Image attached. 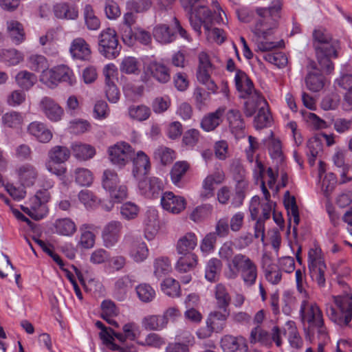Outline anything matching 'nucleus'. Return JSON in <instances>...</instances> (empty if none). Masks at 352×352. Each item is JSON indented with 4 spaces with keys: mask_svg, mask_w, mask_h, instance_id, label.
Masks as SVG:
<instances>
[{
    "mask_svg": "<svg viewBox=\"0 0 352 352\" xmlns=\"http://www.w3.org/2000/svg\"><path fill=\"white\" fill-rule=\"evenodd\" d=\"M219 309V311H211L206 320L207 326L212 327L216 333L222 331L230 314L229 309Z\"/></svg>",
    "mask_w": 352,
    "mask_h": 352,
    "instance_id": "obj_22",
    "label": "nucleus"
},
{
    "mask_svg": "<svg viewBox=\"0 0 352 352\" xmlns=\"http://www.w3.org/2000/svg\"><path fill=\"white\" fill-rule=\"evenodd\" d=\"M40 80L48 87L56 86L61 82H67L72 86L76 82L73 71L65 65H58L43 72Z\"/></svg>",
    "mask_w": 352,
    "mask_h": 352,
    "instance_id": "obj_7",
    "label": "nucleus"
},
{
    "mask_svg": "<svg viewBox=\"0 0 352 352\" xmlns=\"http://www.w3.org/2000/svg\"><path fill=\"white\" fill-rule=\"evenodd\" d=\"M124 243L129 249V255L135 262L142 263L148 256V248L141 238L128 234L124 238Z\"/></svg>",
    "mask_w": 352,
    "mask_h": 352,
    "instance_id": "obj_10",
    "label": "nucleus"
},
{
    "mask_svg": "<svg viewBox=\"0 0 352 352\" xmlns=\"http://www.w3.org/2000/svg\"><path fill=\"white\" fill-rule=\"evenodd\" d=\"M8 31L12 40L16 44L24 40V30L21 23L16 21L8 22Z\"/></svg>",
    "mask_w": 352,
    "mask_h": 352,
    "instance_id": "obj_46",
    "label": "nucleus"
},
{
    "mask_svg": "<svg viewBox=\"0 0 352 352\" xmlns=\"http://www.w3.org/2000/svg\"><path fill=\"white\" fill-rule=\"evenodd\" d=\"M132 279L129 275L118 278L114 283L113 291L114 298L119 301L125 300L129 290L132 287Z\"/></svg>",
    "mask_w": 352,
    "mask_h": 352,
    "instance_id": "obj_27",
    "label": "nucleus"
},
{
    "mask_svg": "<svg viewBox=\"0 0 352 352\" xmlns=\"http://www.w3.org/2000/svg\"><path fill=\"white\" fill-rule=\"evenodd\" d=\"M243 111L247 117H252L261 107H267V102L259 92H254L253 96L246 98Z\"/></svg>",
    "mask_w": 352,
    "mask_h": 352,
    "instance_id": "obj_25",
    "label": "nucleus"
},
{
    "mask_svg": "<svg viewBox=\"0 0 352 352\" xmlns=\"http://www.w3.org/2000/svg\"><path fill=\"white\" fill-rule=\"evenodd\" d=\"M161 205L164 210L173 214H179L186 208V201L184 197L167 191L162 195Z\"/></svg>",
    "mask_w": 352,
    "mask_h": 352,
    "instance_id": "obj_16",
    "label": "nucleus"
},
{
    "mask_svg": "<svg viewBox=\"0 0 352 352\" xmlns=\"http://www.w3.org/2000/svg\"><path fill=\"white\" fill-rule=\"evenodd\" d=\"M89 228L87 224H83L80 228L81 232L79 244L85 249L92 248L95 243V235L91 231L87 230Z\"/></svg>",
    "mask_w": 352,
    "mask_h": 352,
    "instance_id": "obj_55",
    "label": "nucleus"
},
{
    "mask_svg": "<svg viewBox=\"0 0 352 352\" xmlns=\"http://www.w3.org/2000/svg\"><path fill=\"white\" fill-rule=\"evenodd\" d=\"M15 81L23 90L28 91L36 84L37 77L34 74L23 70L16 74Z\"/></svg>",
    "mask_w": 352,
    "mask_h": 352,
    "instance_id": "obj_40",
    "label": "nucleus"
},
{
    "mask_svg": "<svg viewBox=\"0 0 352 352\" xmlns=\"http://www.w3.org/2000/svg\"><path fill=\"white\" fill-rule=\"evenodd\" d=\"M76 182L80 186H89L93 182L91 172L84 168H78L75 170Z\"/></svg>",
    "mask_w": 352,
    "mask_h": 352,
    "instance_id": "obj_62",
    "label": "nucleus"
},
{
    "mask_svg": "<svg viewBox=\"0 0 352 352\" xmlns=\"http://www.w3.org/2000/svg\"><path fill=\"white\" fill-rule=\"evenodd\" d=\"M119 182L118 174L114 170L108 169L104 171L102 179V187L109 193L118 187Z\"/></svg>",
    "mask_w": 352,
    "mask_h": 352,
    "instance_id": "obj_49",
    "label": "nucleus"
},
{
    "mask_svg": "<svg viewBox=\"0 0 352 352\" xmlns=\"http://www.w3.org/2000/svg\"><path fill=\"white\" fill-rule=\"evenodd\" d=\"M221 265V261L217 258H214L209 260L206 267V278L210 282L215 281Z\"/></svg>",
    "mask_w": 352,
    "mask_h": 352,
    "instance_id": "obj_53",
    "label": "nucleus"
},
{
    "mask_svg": "<svg viewBox=\"0 0 352 352\" xmlns=\"http://www.w3.org/2000/svg\"><path fill=\"white\" fill-rule=\"evenodd\" d=\"M129 115L133 120L144 121L150 117L151 110L145 105H133L129 108Z\"/></svg>",
    "mask_w": 352,
    "mask_h": 352,
    "instance_id": "obj_52",
    "label": "nucleus"
},
{
    "mask_svg": "<svg viewBox=\"0 0 352 352\" xmlns=\"http://www.w3.org/2000/svg\"><path fill=\"white\" fill-rule=\"evenodd\" d=\"M70 151L65 146H55L48 152V160L45 162L46 169L57 176L63 175L67 168L60 165L67 162L70 157Z\"/></svg>",
    "mask_w": 352,
    "mask_h": 352,
    "instance_id": "obj_8",
    "label": "nucleus"
},
{
    "mask_svg": "<svg viewBox=\"0 0 352 352\" xmlns=\"http://www.w3.org/2000/svg\"><path fill=\"white\" fill-rule=\"evenodd\" d=\"M28 65L29 68L34 72L48 71L47 60L44 56L38 54H32L28 59Z\"/></svg>",
    "mask_w": 352,
    "mask_h": 352,
    "instance_id": "obj_44",
    "label": "nucleus"
},
{
    "mask_svg": "<svg viewBox=\"0 0 352 352\" xmlns=\"http://www.w3.org/2000/svg\"><path fill=\"white\" fill-rule=\"evenodd\" d=\"M339 312L333 307L327 309L329 319L340 327L348 326L352 319V292L333 296Z\"/></svg>",
    "mask_w": 352,
    "mask_h": 352,
    "instance_id": "obj_5",
    "label": "nucleus"
},
{
    "mask_svg": "<svg viewBox=\"0 0 352 352\" xmlns=\"http://www.w3.org/2000/svg\"><path fill=\"white\" fill-rule=\"evenodd\" d=\"M23 122V118L20 113L10 111L2 116L3 124L10 128H16L20 126Z\"/></svg>",
    "mask_w": 352,
    "mask_h": 352,
    "instance_id": "obj_56",
    "label": "nucleus"
},
{
    "mask_svg": "<svg viewBox=\"0 0 352 352\" xmlns=\"http://www.w3.org/2000/svg\"><path fill=\"white\" fill-rule=\"evenodd\" d=\"M122 228V223L118 221H111L104 227L102 239L105 248H111L117 244L120 240Z\"/></svg>",
    "mask_w": 352,
    "mask_h": 352,
    "instance_id": "obj_14",
    "label": "nucleus"
},
{
    "mask_svg": "<svg viewBox=\"0 0 352 352\" xmlns=\"http://www.w3.org/2000/svg\"><path fill=\"white\" fill-rule=\"evenodd\" d=\"M190 168V164L186 161L176 162L170 172V179L177 186H182V179Z\"/></svg>",
    "mask_w": 352,
    "mask_h": 352,
    "instance_id": "obj_33",
    "label": "nucleus"
},
{
    "mask_svg": "<svg viewBox=\"0 0 352 352\" xmlns=\"http://www.w3.org/2000/svg\"><path fill=\"white\" fill-rule=\"evenodd\" d=\"M216 306L218 309H229L231 296L227 287L222 283L216 285L214 290Z\"/></svg>",
    "mask_w": 352,
    "mask_h": 352,
    "instance_id": "obj_35",
    "label": "nucleus"
},
{
    "mask_svg": "<svg viewBox=\"0 0 352 352\" xmlns=\"http://www.w3.org/2000/svg\"><path fill=\"white\" fill-rule=\"evenodd\" d=\"M333 161L335 166L339 169L341 180L340 184H344L351 180V178L346 177L349 172V166L344 162V157L342 153L337 152L333 156Z\"/></svg>",
    "mask_w": 352,
    "mask_h": 352,
    "instance_id": "obj_50",
    "label": "nucleus"
},
{
    "mask_svg": "<svg viewBox=\"0 0 352 352\" xmlns=\"http://www.w3.org/2000/svg\"><path fill=\"white\" fill-rule=\"evenodd\" d=\"M133 175L137 180H140L147 175L151 169L148 157L143 152L138 151L133 161Z\"/></svg>",
    "mask_w": 352,
    "mask_h": 352,
    "instance_id": "obj_21",
    "label": "nucleus"
},
{
    "mask_svg": "<svg viewBox=\"0 0 352 352\" xmlns=\"http://www.w3.org/2000/svg\"><path fill=\"white\" fill-rule=\"evenodd\" d=\"M137 296L142 302H150L155 297V291L147 283H141L135 287Z\"/></svg>",
    "mask_w": 352,
    "mask_h": 352,
    "instance_id": "obj_47",
    "label": "nucleus"
},
{
    "mask_svg": "<svg viewBox=\"0 0 352 352\" xmlns=\"http://www.w3.org/2000/svg\"><path fill=\"white\" fill-rule=\"evenodd\" d=\"M121 47L115 30L108 28L100 33L98 51L105 58H116L120 54Z\"/></svg>",
    "mask_w": 352,
    "mask_h": 352,
    "instance_id": "obj_6",
    "label": "nucleus"
},
{
    "mask_svg": "<svg viewBox=\"0 0 352 352\" xmlns=\"http://www.w3.org/2000/svg\"><path fill=\"white\" fill-rule=\"evenodd\" d=\"M230 270L227 277L234 279L240 274L245 285L252 286L255 284L258 276L256 264L248 256L239 253L235 254L228 264Z\"/></svg>",
    "mask_w": 352,
    "mask_h": 352,
    "instance_id": "obj_4",
    "label": "nucleus"
},
{
    "mask_svg": "<svg viewBox=\"0 0 352 352\" xmlns=\"http://www.w3.org/2000/svg\"><path fill=\"white\" fill-rule=\"evenodd\" d=\"M197 245V238L195 233L187 232L181 237L176 245L177 252L179 254H193L192 251Z\"/></svg>",
    "mask_w": 352,
    "mask_h": 352,
    "instance_id": "obj_30",
    "label": "nucleus"
},
{
    "mask_svg": "<svg viewBox=\"0 0 352 352\" xmlns=\"http://www.w3.org/2000/svg\"><path fill=\"white\" fill-rule=\"evenodd\" d=\"M50 193L47 189L39 190L36 192L32 200L31 210H23L32 218L39 220L44 217L47 212L45 204L50 199Z\"/></svg>",
    "mask_w": 352,
    "mask_h": 352,
    "instance_id": "obj_12",
    "label": "nucleus"
},
{
    "mask_svg": "<svg viewBox=\"0 0 352 352\" xmlns=\"http://www.w3.org/2000/svg\"><path fill=\"white\" fill-rule=\"evenodd\" d=\"M148 69L151 76L160 83H166L170 80L169 69L163 63L151 62Z\"/></svg>",
    "mask_w": 352,
    "mask_h": 352,
    "instance_id": "obj_31",
    "label": "nucleus"
},
{
    "mask_svg": "<svg viewBox=\"0 0 352 352\" xmlns=\"http://www.w3.org/2000/svg\"><path fill=\"white\" fill-rule=\"evenodd\" d=\"M308 267L311 279L319 287H324L326 279L324 274L327 266L319 248L310 249L308 252Z\"/></svg>",
    "mask_w": 352,
    "mask_h": 352,
    "instance_id": "obj_9",
    "label": "nucleus"
},
{
    "mask_svg": "<svg viewBox=\"0 0 352 352\" xmlns=\"http://www.w3.org/2000/svg\"><path fill=\"white\" fill-rule=\"evenodd\" d=\"M282 0H273L268 8H257L256 13L259 16L253 32L259 38L266 39L272 35L278 26L280 17Z\"/></svg>",
    "mask_w": 352,
    "mask_h": 352,
    "instance_id": "obj_3",
    "label": "nucleus"
},
{
    "mask_svg": "<svg viewBox=\"0 0 352 352\" xmlns=\"http://www.w3.org/2000/svg\"><path fill=\"white\" fill-rule=\"evenodd\" d=\"M268 150L272 159L277 160L280 162H283V155L282 152V145L279 140L272 138L270 140Z\"/></svg>",
    "mask_w": 352,
    "mask_h": 352,
    "instance_id": "obj_64",
    "label": "nucleus"
},
{
    "mask_svg": "<svg viewBox=\"0 0 352 352\" xmlns=\"http://www.w3.org/2000/svg\"><path fill=\"white\" fill-rule=\"evenodd\" d=\"M55 16L62 19H76L78 16V10L67 3H57L54 6Z\"/></svg>",
    "mask_w": 352,
    "mask_h": 352,
    "instance_id": "obj_36",
    "label": "nucleus"
},
{
    "mask_svg": "<svg viewBox=\"0 0 352 352\" xmlns=\"http://www.w3.org/2000/svg\"><path fill=\"white\" fill-rule=\"evenodd\" d=\"M305 83L310 91H318L324 87V76L319 72H309L305 77Z\"/></svg>",
    "mask_w": 352,
    "mask_h": 352,
    "instance_id": "obj_42",
    "label": "nucleus"
},
{
    "mask_svg": "<svg viewBox=\"0 0 352 352\" xmlns=\"http://www.w3.org/2000/svg\"><path fill=\"white\" fill-rule=\"evenodd\" d=\"M272 116L269 111L268 106L267 107H261L254 118V127L257 130L267 127L270 124Z\"/></svg>",
    "mask_w": 352,
    "mask_h": 352,
    "instance_id": "obj_51",
    "label": "nucleus"
},
{
    "mask_svg": "<svg viewBox=\"0 0 352 352\" xmlns=\"http://www.w3.org/2000/svg\"><path fill=\"white\" fill-rule=\"evenodd\" d=\"M307 149L309 162L312 166L315 163L317 155L322 150V144L317 138H311L307 142Z\"/></svg>",
    "mask_w": 352,
    "mask_h": 352,
    "instance_id": "obj_58",
    "label": "nucleus"
},
{
    "mask_svg": "<svg viewBox=\"0 0 352 352\" xmlns=\"http://www.w3.org/2000/svg\"><path fill=\"white\" fill-rule=\"evenodd\" d=\"M144 225L145 230V236L148 239H151L157 232L159 228V219L157 210L154 209L148 210L144 216Z\"/></svg>",
    "mask_w": 352,
    "mask_h": 352,
    "instance_id": "obj_28",
    "label": "nucleus"
},
{
    "mask_svg": "<svg viewBox=\"0 0 352 352\" xmlns=\"http://www.w3.org/2000/svg\"><path fill=\"white\" fill-rule=\"evenodd\" d=\"M142 324L146 330L160 331L166 327L167 321L162 315H149L142 319Z\"/></svg>",
    "mask_w": 352,
    "mask_h": 352,
    "instance_id": "obj_34",
    "label": "nucleus"
},
{
    "mask_svg": "<svg viewBox=\"0 0 352 352\" xmlns=\"http://www.w3.org/2000/svg\"><path fill=\"white\" fill-rule=\"evenodd\" d=\"M0 56L2 61L9 65H16L23 60L21 54L14 49L2 50Z\"/></svg>",
    "mask_w": 352,
    "mask_h": 352,
    "instance_id": "obj_54",
    "label": "nucleus"
},
{
    "mask_svg": "<svg viewBox=\"0 0 352 352\" xmlns=\"http://www.w3.org/2000/svg\"><path fill=\"white\" fill-rule=\"evenodd\" d=\"M176 264V270L182 273L192 270L197 264V256L195 254H183Z\"/></svg>",
    "mask_w": 352,
    "mask_h": 352,
    "instance_id": "obj_41",
    "label": "nucleus"
},
{
    "mask_svg": "<svg viewBox=\"0 0 352 352\" xmlns=\"http://www.w3.org/2000/svg\"><path fill=\"white\" fill-rule=\"evenodd\" d=\"M80 201L87 208H92L97 206L100 200L94 193L88 190H82L78 193Z\"/></svg>",
    "mask_w": 352,
    "mask_h": 352,
    "instance_id": "obj_61",
    "label": "nucleus"
},
{
    "mask_svg": "<svg viewBox=\"0 0 352 352\" xmlns=\"http://www.w3.org/2000/svg\"><path fill=\"white\" fill-rule=\"evenodd\" d=\"M108 152L111 162L120 166H123L129 162L134 155L133 149L125 142L117 143L110 146Z\"/></svg>",
    "mask_w": 352,
    "mask_h": 352,
    "instance_id": "obj_13",
    "label": "nucleus"
},
{
    "mask_svg": "<svg viewBox=\"0 0 352 352\" xmlns=\"http://www.w3.org/2000/svg\"><path fill=\"white\" fill-rule=\"evenodd\" d=\"M212 64L209 57L205 52L199 54V66L197 72V78L199 82L204 85L208 90L215 93L217 87L210 78Z\"/></svg>",
    "mask_w": 352,
    "mask_h": 352,
    "instance_id": "obj_11",
    "label": "nucleus"
},
{
    "mask_svg": "<svg viewBox=\"0 0 352 352\" xmlns=\"http://www.w3.org/2000/svg\"><path fill=\"white\" fill-rule=\"evenodd\" d=\"M28 131L30 134L43 143L50 142L52 138V133L50 130L43 123L40 122H31L28 126Z\"/></svg>",
    "mask_w": 352,
    "mask_h": 352,
    "instance_id": "obj_29",
    "label": "nucleus"
},
{
    "mask_svg": "<svg viewBox=\"0 0 352 352\" xmlns=\"http://www.w3.org/2000/svg\"><path fill=\"white\" fill-rule=\"evenodd\" d=\"M104 91L107 100L112 103H116L120 99V91L116 85L115 70L107 65L104 71Z\"/></svg>",
    "mask_w": 352,
    "mask_h": 352,
    "instance_id": "obj_17",
    "label": "nucleus"
},
{
    "mask_svg": "<svg viewBox=\"0 0 352 352\" xmlns=\"http://www.w3.org/2000/svg\"><path fill=\"white\" fill-rule=\"evenodd\" d=\"M74 157L80 160H87L92 158L95 153V148L89 144L75 142L72 146Z\"/></svg>",
    "mask_w": 352,
    "mask_h": 352,
    "instance_id": "obj_38",
    "label": "nucleus"
},
{
    "mask_svg": "<svg viewBox=\"0 0 352 352\" xmlns=\"http://www.w3.org/2000/svg\"><path fill=\"white\" fill-rule=\"evenodd\" d=\"M153 36L156 41L161 43H169L175 38V34L171 32L169 27L166 25H160L155 27L153 30Z\"/></svg>",
    "mask_w": 352,
    "mask_h": 352,
    "instance_id": "obj_43",
    "label": "nucleus"
},
{
    "mask_svg": "<svg viewBox=\"0 0 352 352\" xmlns=\"http://www.w3.org/2000/svg\"><path fill=\"white\" fill-rule=\"evenodd\" d=\"M154 274L157 278L168 274L171 270L169 259L166 257L156 258L154 262Z\"/></svg>",
    "mask_w": 352,
    "mask_h": 352,
    "instance_id": "obj_59",
    "label": "nucleus"
},
{
    "mask_svg": "<svg viewBox=\"0 0 352 352\" xmlns=\"http://www.w3.org/2000/svg\"><path fill=\"white\" fill-rule=\"evenodd\" d=\"M69 52L72 56L77 59L88 60L91 57L89 45L82 38H76L71 43Z\"/></svg>",
    "mask_w": 352,
    "mask_h": 352,
    "instance_id": "obj_24",
    "label": "nucleus"
},
{
    "mask_svg": "<svg viewBox=\"0 0 352 352\" xmlns=\"http://www.w3.org/2000/svg\"><path fill=\"white\" fill-rule=\"evenodd\" d=\"M300 316L302 322H307L305 328V338L312 342L315 337L322 340L328 338V331L324 325L322 312L315 302L304 299L301 302Z\"/></svg>",
    "mask_w": 352,
    "mask_h": 352,
    "instance_id": "obj_2",
    "label": "nucleus"
},
{
    "mask_svg": "<svg viewBox=\"0 0 352 352\" xmlns=\"http://www.w3.org/2000/svg\"><path fill=\"white\" fill-rule=\"evenodd\" d=\"M236 90L240 94V97L246 98L253 96L254 92H258L254 88V85L248 75L243 71L238 69L234 77Z\"/></svg>",
    "mask_w": 352,
    "mask_h": 352,
    "instance_id": "obj_19",
    "label": "nucleus"
},
{
    "mask_svg": "<svg viewBox=\"0 0 352 352\" xmlns=\"http://www.w3.org/2000/svg\"><path fill=\"white\" fill-rule=\"evenodd\" d=\"M120 72L126 74H139L140 62L132 56L125 57L120 66Z\"/></svg>",
    "mask_w": 352,
    "mask_h": 352,
    "instance_id": "obj_48",
    "label": "nucleus"
},
{
    "mask_svg": "<svg viewBox=\"0 0 352 352\" xmlns=\"http://www.w3.org/2000/svg\"><path fill=\"white\" fill-rule=\"evenodd\" d=\"M270 335L267 331L263 330L259 325L252 329L250 340L251 343L257 342L265 344L268 342Z\"/></svg>",
    "mask_w": 352,
    "mask_h": 352,
    "instance_id": "obj_63",
    "label": "nucleus"
},
{
    "mask_svg": "<svg viewBox=\"0 0 352 352\" xmlns=\"http://www.w3.org/2000/svg\"><path fill=\"white\" fill-rule=\"evenodd\" d=\"M120 214L126 220L134 219L139 213V207L131 201L126 202L120 206Z\"/></svg>",
    "mask_w": 352,
    "mask_h": 352,
    "instance_id": "obj_60",
    "label": "nucleus"
},
{
    "mask_svg": "<svg viewBox=\"0 0 352 352\" xmlns=\"http://www.w3.org/2000/svg\"><path fill=\"white\" fill-rule=\"evenodd\" d=\"M54 232L61 236H71L76 231V223L70 218L58 219L54 223Z\"/></svg>",
    "mask_w": 352,
    "mask_h": 352,
    "instance_id": "obj_32",
    "label": "nucleus"
},
{
    "mask_svg": "<svg viewBox=\"0 0 352 352\" xmlns=\"http://www.w3.org/2000/svg\"><path fill=\"white\" fill-rule=\"evenodd\" d=\"M39 108L45 116L53 122L60 120L63 115V109L50 97L42 98L39 102Z\"/></svg>",
    "mask_w": 352,
    "mask_h": 352,
    "instance_id": "obj_18",
    "label": "nucleus"
},
{
    "mask_svg": "<svg viewBox=\"0 0 352 352\" xmlns=\"http://www.w3.org/2000/svg\"><path fill=\"white\" fill-rule=\"evenodd\" d=\"M17 174L20 182L25 187L32 186L38 177L36 168L30 164H25L19 166Z\"/></svg>",
    "mask_w": 352,
    "mask_h": 352,
    "instance_id": "obj_26",
    "label": "nucleus"
},
{
    "mask_svg": "<svg viewBox=\"0 0 352 352\" xmlns=\"http://www.w3.org/2000/svg\"><path fill=\"white\" fill-rule=\"evenodd\" d=\"M313 37V46L318 63L324 73L331 74L334 69L331 58L338 57V50L340 47V42L338 40L333 39L324 29L315 30Z\"/></svg>",
    "mask_w": 352,
    "mask_h": 352,
    "instance_id": "obj_1",
    "label": "nucleus"
},
{
    "mask_svg": "<svg viewBox=\"0 0 352 352\" xmlns=\"http://www.w3.org/2000/svg\"><path fill=\"white\" fill-rule=\"evenodd\" d=\"M164 293L172 298L179 297L181 295L180 285L178 281L172 278H166L161 284Z\"/></svg>",
    "mask_w": 352,
    "mask_h": 352,
    "instance_id": "obj_45",
    "label": "nucleus"
},
{
    "mask_svg": "<svg viewBox=\"0 0 352 352\" xmlns=\"http://www.w3.org/2000/svg\"><path fill=\"white\" fill-rule=\"evenodd\" d=\"M225 107H219L215 111L210 112L204 116L201 121V127L207 132L214 131L223 121Z\"/></svg>",
    "mask_w": 352,
    "mask_h": 352,
    "instance_id": "obj_23",
    "label": "nucleus"
},
{
    "mask_svg": "<svg viewBox=\"0 0 352 352\" xmlns=\"http://www.w3.org/2000/svg\"><path fill=\"white\" fill-rule=\"evenodd\" d=\"M226 116L232 133L236 138L244 137L245 122L240 111L232 109L228 111Z\"/></svg>",
    "mask_w": 352,
    "mask_h": 352,
    "instance_id": "obj_20",
    "label": "nucleus"
},
{
    "mask_svg": "<svg viewBox=\"0 0 352 352\" xmlns=\"http://www.w3.org/2000/svg\"><path fill=\"white\" fill-rule=\"evenodd\" d=\"M83 17L88 30H97L100 28V20L96 15L95 11L90 4H86L83 8Z\"/></svg>",
    "mask_w": 352,
    "mask_h": 352,
    "instance_id": "obj_39",
    "label": "nucleus"
},
{
    "mask_svg": "<svg viewBox=\"0 0 352 352\" xmlns=\"http://www.w3.org/2000/svg\"><path fill=\"white\" fill-rule=\"evenodd\" d=\"M245 344L246 340L243 336L226 335L221 340V346L223 352H236L240 345L245 346Z\"/></svg>",
    "mask_w": 352,
    "mask_h": 352,
    "instance_id": "obj_37",
    "label": "nucleus"
},
{
    "mask_svg": "<svg viewBox=\"0 0 352 352\" xmlns=\"http://www.w3.org/2000/svg\"><path fill=\"white\" fill-rule=\"evenodd\" d=\"M138 188L142 195L150 199L158 197L163 190V182L155 177L143 178L138 181Z\"/></svg>",
    "mask_w": 352,
    "mask_h": 352,
    "instance_id": "obj_15",
    "label": "nucleus"
},
{
    "mask_svg": "<svg viewBox=\"0 0 352 352\" xmlns=\"http://www.w3.org/2000/svg\"><path fill=\"white\" fill-rule=\"evenodd\" d=\"M154 157L163 165H167L173 161L174 151L167 147H159L154 151Z\"/></svg>",
    "mask_w": 352,
    "mask_h": 352,
    "instance_id": "obj_57",
    "label": "nucleus"
}]
</instances>
